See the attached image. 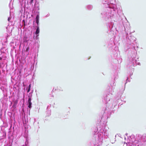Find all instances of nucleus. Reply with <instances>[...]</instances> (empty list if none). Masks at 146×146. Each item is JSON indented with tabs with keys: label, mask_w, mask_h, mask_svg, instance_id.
Returning a JSON list of instances; mask_svg holds the SVG:
<instances>
[{
	"label": "nucleus",
	"mask_w": 146,
	"mask_h": 146,
	"mask_svg": "<svg viewBox=\"0 0 146 146\" xmlns=\"http://www.w3.org/2000/svg\"><path fill=\"white\" fill-rule=\"evenodd\" d=\"M29 47H28L26 49V51H28L29 50Z\"/></svg>",
	"instance_id": "6ab92c4d"
},
{
	"label": "nucleus",
	"mask_w": 146,
	"mask_h": 146,
	"mask_svg": "<svg viewBox=\"0 0 146 146\" xmlns=\"http://www.w3.org/2000/svg\"><path fill=\"white\" fill-rule=\"evenodd\" d=\"M29 3L30 4H31L33 2L34 0H29Z\"/></svg>",
	"instance_id": "dca6fc26"
},
{
	"label": "nucleus",
	"mask_w": 146,
	"mask_h": 146,
	"mask_svg": "<svg viewBox=\"0 0 146 146\" xmlns=\"http://www.w3.org/2000/svg\"><path fill=\"white\" fill-rule=\"evenodd\" d=\"M25 139L26 141L25 143V144L23 145H22L21 146H29V139L28 137H25Z\"/></svg>",
	"instance_id": "39448f33"
},
{
	"label": "nucleus",
	"mask_w": 146,
	"mask_h": 146,
	"mask_svg": "<svg viewBox=\"0 0 146 146\" xmlns=\"http://www.w3.org/2000/svg\"><path fill=\"white\" fill-rule=\"evenodd\" d=\"M51 96H52V97H54V96H53V95H52Z\"/></svg>",
	"instance_id": "393cba45"
},
{
	"label": "nucleus",
	"mask_w": 146,
	"mask_h": 146,
	"mask_svg": "<svg viewBox=\"0 0 146 146\" xmlns=\"http://www.w3.org/2000/svg\"><path fill=\"white\" fill-rule=\"evenodd\" d=\"M49 16H50V14L48 13V14H47V15H46V16L45 17H49Z\"/></svg>",
	"instance_id": "f3484780"
},
{
	"label": "nucleus",
	"mask_w": 146,
	"mask_h": 146,
	"mask_svg": "<svg viewBox=\"0 0 146 146\" xmlns=\"http://www.w3.org/2000/svg\"><path fill=\"white\" fill-rule=\"evenodd\" d=\"M27 92L29 93L30 90L31 88H29V87H27Z\"/></svg>",
	"instance_id": "4468645a"
},
{
	"label": "nucleus",
	"mask_w": 146,
	"mask_h": 146,
	"mask_svg": "<svg viewBox=\"0 0 146 146\" xmlns=\"http://www.w3.org/2000/svg\"><path fill=\"white\" fill-rule=\"evenodd\" d=\"M8 129L7 127L5 126H1L0 127V131L1 133L2 134V136L0 137V142H2V140L6 137V131L7 129Z\"/></svg>",
	"instance_id": "f257e3e1"
},
{
	"label": "nucleus",
	"mask_w": 146,
	"mask_h": 146,
	"mask_svg": "<svg viewBox=\"0 0 146 146\" xmlns=\"http://www.w3.org/2000/svg\"><path fill=\"white\" fill-rule=\"evenodd\" d=\"M4 55H3V54H2L1 55V56H0V60H1L2 59V57Z\"/></svg>",
	"instance_id": "a211bd4d"
},
{
	"label": "nucleus",
	"mask_w": 146,
	"mask_h": 146,
	"mask_svg": "<svg viewBox=\"0 0 146 146\" xmlns=\"http://www.w3.org/2000/svg\"><path fill=\"white\" fill-rule=\"evenodd\" d=\"M36 29L35 32V34L36 35H39L40 32V30L39 26H36Z\"/></svg>",
	"instance_id": "1a4fd4ad"
},
{
	"label": "nucleus",
	"mask_w": 146,
	"mask_h": 146,
	"mask_svg": "<svg viewBox=\"0 0 146 146\" xmlns=\"http://www.w3.org/2000/svg\"><path fill=\"white\" fill-rule=\"evenodd\" d=\"M23 21H24V22H25V21L24 20H23Z\"/></svg>",
	"instance_id": "b1692460"
},
{
	"label": "nucleus",
	"mask_w": 146,
	"mask_h": 146,
	"mask_svg": "<svg viewBox=\"0 0 146 146\" xmlns=\"http://www.w3.org/2000/svg\"><path fill=\"white\" fill-rule=\"evenodd\" d=\"M27 41H25V40H24V42H27Z\"/></svg>",
	"instance_id": "bb28decb"
},
{
	"label": "nucleus",
	"mask_w": 146,
	"mask_h": 146,
	"mask_svg": "<svg viewBox=\"0 0 146 146\" xmlns=\"http://www.w3.org/2000/svg\"><path fill=\"white\" fill-rule=\"evenodd\" d=\"M7 84V82H5V83H4V84L5 85V84Z\"/></svg>",
	"instance_id": "5701e85b"
},
{
	"label": "nucleus",
	"mask_w": 146,
	"mask_h": 146,
	"mask_svg": "<svg viewBox=\"0 0 146 146\" xmlns=\"http://www.w3.org/2000/svg\"><path fill=\"white\" fill-rule=\"evenodd\" d=\"M1 89L3 91H4V87L3 86H1L0 87Z\"/></svg>",
	"instance_id": "2eb2a0df"
},
{
	"label": "nucleus",
	"mask_w": 146,
	"mask_h": 146,
	"mask_svg": "<svg viewBox=\"0 0 146 146\" xmlns=\"http://www.w3.org/2000/svg\"><path fill=\"white\" fill-rule=\"evenodd\" d=\"M31 84H29V86H28V87H29V88H31Z\"/></svg>",
	"instance_id": "4be33fe9"
},
{
	"label": "nucleus",
	"mask_w": 146,
	"mask_h": 146,
	"mask_svg": "<svg viewBox=\"0 0 146 146\" xmlns=\"http://www.w3.org/2000/svg\"><path fill=\"white\" fill-rule=\"evenodd\" d=\"M11 17H9L8 18V21H10V20H11Z\"/></svg>",
	"instance_id": "aec40b11"
},
{
	"label": "nucleus",
	"mask_w": 146,
	"mask_h": 146,
	"mask_svg": "<svg viewBox=\"0 0 146 146\" xmlns=\"http://www.w3.org/2000/svg\"><path fill=\"white\" fill-rule=\"evenodd\" d=\"M60 87H58V89H59L60 90H61L62 91H63V89H60Z\"/></svg>",
	"instance_id": "412c9836"
},
{
	"label": "nucleus",
	"mask_w": 146,
	"mask_h": 146,
	"mask_svg": "<svg viewBox=\"0 0 146 146\" xmlns=\"http://www.w3.org/2000/svg\"><path fill=\"white\" fill-rule=\"evenodd\" d=\"M38 36L39 35H36L35 36H34L33 38L35 40H38L39 38V37H38Z\"/></svg>",
	"instance_id": "9b49d317"
},
{
	"label": "nucleus",
	"mask_w": 146,
	"mask_h": 146,
	"mask_svg": "<svg viewBox=\"0 0 146 146\" xmlns=\"http://www.w3.org/2000/svg\"><path fill=\"white\" fill-rule=\"evenodd\" d=\"M34 8L36 11L39 10V5L38 4H35Z\"/></svg>",
	"instance_id": "9d476101"
},
{
	"label": "nucleus",
	"mask_w": 146,
	"mask_h": 146,
	"mask_svg": "<svg viewBox=\"0 0 146 146\" xmlns=\"http://www.w3.org/2000/svg\"><path fill=\"white\" fill-rule=\"evenodd\" d=\"M34 121L33 123V125L35 129H38L39 127L38 122L36 121V119L34 118Z\"/></svg>",
	"instance_id": "20e7f679"
},
{
	"label": "nucleus",
	"mask_w": 146,
	"mask_h": 146,
	"mask_svg": "<svg viewBox=\"0 0 146 146\" xmlns=\"http://www.w3.org/2000/svg\"><path fill=\"white\" fill-rule=\"evenodd\" d=\"M50 105L48 106L47 107L46 111V116H49L51 115V110L50 109Z\"/></svg>",
	"instance_id": "7ed1b4c3"
},
{
	"label": "nucleus",
	"mask_w": 146,
	"mask_h": 146,
	"mask_svg": "<svg viewBox=\"0 0 146 146\" xmlns=\"http://www.w3.org/2000/svg\"><path fill=\"white\" fill-rule=\"evenodd\" d=\"M39 15L38 14L36 15V18H35L36 23L37 24V25L36 26H39Z\"/></svg>",
	"instance_id": "423d86ee"
},
{
	"label": "nucleus",
	"mask_w": 146,
	"mask_h": 146,
	"mask_svg": "<svg viewBox=\"0 0 146 146\" xmlns=\"http://www.w3.org/2000/svg\"><path fill=\"white\" fill-rule=\"evenodd\" d=\"M32 92H31L29 93L27 96L28 100L27 105L28 108L30 109L29 111H30V109L32 107V103L31 102V101L32 97Z\"/></svg>",
	"instance_id": "f03ea898"
},
{
	"label": "nucleus",
	"mask_w": 146,
	"mask_h": 146,
	"mask_svg": "<svg viewBox=\"0 0 146 146\" xmlns=\"http://www.w3.org/2000/svg\"><path fill=\"white\" fill-rule=\"evenodd\" d=\"M6 51V49L5 48L3 47L0 49V52H1L0 55L2 54L4 55Z\"/></svg>",
	"instance_id": "0eeeda50"
},
{
	"label": "nucleus",
	"mask_w": 146,
	"mask_h": 146,
	"mask_svg": "<svg viewBox=\"0 0 146 146\" xmlns=\"http://www.w3.org/2000/svg\"><path fill=\"white\" fill-rule=\"evenodd\" d=\"M18 101L17 100L13 101V104L12 106V108L15 109L16 108V106L18 103Z\"/></svg>",
	"instance_id": "6e6552de"
},
{
	"label": "nucleus",
	"mask_w": 146,
	"mask_h": 146,
	"mask_svg": "<svg viewBox=\"0 0 146 146\" xmlns=\"http://www.w3.org/2000/svg\"><path fill=\"white\" fill-rule=\"evenodd\" d=\"M12 1V0H11L10 3L9 4V7L10 9H11L12 8V6L11 5V3Z\"/></svg>",
	"instance_id": "ddd939ff"
},
{
	"label": "nucleus",
	"mask_w": 146,
	"mask_h": 146,
	"mask_svg": "<svg viewBox=\"0 0 146 146\" xmlns=\"http://www.w3.org/2000/svg\"><path fill=\"white\" fill-rule=\"evenodd\" d=\"M3 109H1L0 110V118L1 119V116L2 114Z\"/></svg>",
	"instance_id": "f8f14e48"
},
{
	"label": "nucleus",
	"mask_w": 146,
	"mask_h": 146,
	"mask_svg": "<svg viewBox=\"0 0 146 146\" xmlns=\"http://www.w3.org/2000/svg\"><path fill=\"white\" fill-rule=\"evenodd\" d=\"M54 92V91H53V90H52V92Z\"/></svg>",
	"instance_id": "a878e982"
}]
</instances>
